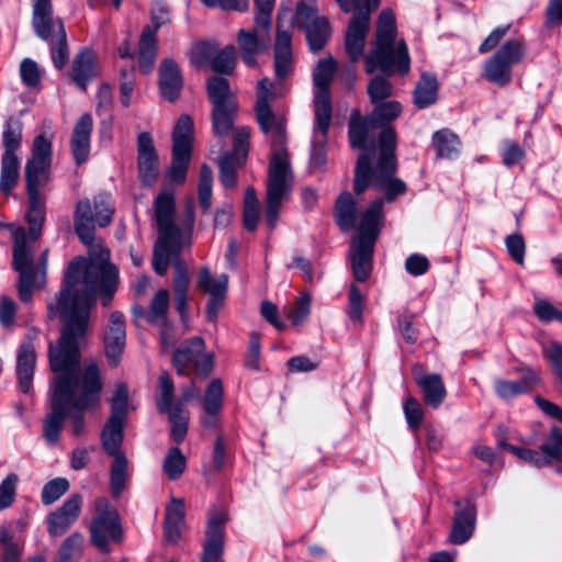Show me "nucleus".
<instances>
[{"label":"nucleus","instance_id":"nucleus-18","mask_svg":"<svg viewBox=\"0 0 562 562\" xmlns=\"http://www.w3.org/2000/svg\"><path fill=\"white\" fill-rule=\"evenodd\" d=\"M560 445L561 435L558 432V427L553 426L541 443L539 451L520 447H509V451L520 460L536 468H542L554 462V457L558 456V447Z\"/></svg>","mask_w":562,"mask_h":562},{"label":"nucleus","instance_id":"nucleus-20","mask_svg":"<svg viewBox=\"0 0 562 562\" xmlns=\"http://www.w3.org/2000/svg\"><path fill=\"white\" fill-rule=\"evenodd\" d=\"M226 521L227 515L223 512L215 513L210 517L201 562H221L224 553V525Z\"/></svg>","mask_w":562,"mask_h":562},{"label":"nucleus","instance_id":"nucleus-23","mask_svg":"<svg viewBox=\"0 0 562 562\" xmlns=\"http://www.w3.org/2000/svg\"><path fill=\"white\" fill-rule=\"evenodd\" d=\"M178 235L158 234L153 252V268L157 274L165 276L170 262L180 260V252L188 245L178 240Z\"/></svg>","mask_w":562,"mask_h":562},{"label":"nucleus","instance_id":"nucleus-34","mask_svg":"<svg viewBox=\"0 0 562 562\" xmlns=\"http://www.w3.org/2000/svg\"><path fill=\"white\" fill-rule=\"evenodd\" d=\"M94 61V53L89 48L78 53L72 61L71 79L82 91L87 89L88 82L95 75Z\"/></svg>","mask_w":562,"mask_h":562},{"label":"nucleus","instance_id":"nucleus-64","mask_svg":"<svg viewBox=\"0 0 562 562\" xmlns=\"http://www.w3.org/2000/svg\"><path fill=\"white\" fill-rule=\"evenodd\" d=\"M50 44V55L53 64L57 69H61L68 61V46L66 40V32L64 35H57V37L49 40Z\"/></svg>","mask_w":562,"mask_h":562},{"label":"nucleus","instance_id":"nucleus-25","mask_svg":"<svg viewBox=\"0 0 562 562\" xmlns=\"http://www.w3.org/2000/svg\"><path fill=\"white\" fill-rule=\"evenodd\" d=\"M414 380L423 393L424 402L437 408L443 402L447 391L442 378L438 373H426L422 367L413 368Z\"/></svg>","mask_w":562,"mask_h":562},{"label":"nucleus","instance_id":"nucleus-32","mask_svg":"<svg viewBox=\"0 0 562 562\" xmlns=\"http://www.w3.org/2000/svg\"><path fill=\"white\" fill-rule=\"evenodd\" d=\"M75 232L80 241L88 247H92L94 240V217L91 203L88 199L77 203L74 214Z\"/></svg>","mask_w":562,"mask_h":562},{"label":"nucleus","instance_id":"nucleus-22","mask_svg":"<svg viewBox=\"0 0 562 562\" xmlns=\"http://www.w3.org/2000/svg\"><path fill=\"white\" fill-rule=\"evenodd\" d=\"M183 76L178 63L171 58H164L158 67V88L161 98L175 102L181 93Z\"/></svg>","mask_w":562,"mask_h":562},{"label":"nucleus","instance_id":"nucleus-38","mask_svg":"<svg viewBox=\"0 0 562 562\" xmlns=\"http://www.w3.org/2000/svg\"><path fill=\"white\" fill-rule=\"evenodd\" d=\"M438 81L436 76L424 72L414 89V104L425 109L437 101Z\"/></svg>","mask_w":562,"mask_h":562},{"label":"nucleus","instance_id":"nucleus-49","mask_svg":"<svg viewBox=\"0 0 562 562\" xmlns=\"http://www.w3.org/2000/svg\"><path fill=\"white\" fill-rule=\"evenodd\" d=\"M158 392L159 395L156 398V405L158 411L168 412L173 408L175 404V385L170 374L167 371H162L158 378Z\"/></svg>","mask_w":562,"mask_h":562},{"label":"nucleus","instance_id":"nucleus-11","mask_svg":"<svg viewBox=\"0 0 562 562\" xmlns=\"http://www.w3.org/2000/svg\"><path fill=\"white\" fill-rule=\"evenodd\" d=\"M203 338L195 336L184 340L172 356V366L179 375L196 374L206 378L214 368V356L205 352Z\"/></svg>","mask_w":562,"mask_h":562},{"label":"nucleus","instance_id":"nucleus-27","mask_svg":"<svg viewBox=\"0 0 562 562\" xmlns=\"http://www.w3.org/2000/svg\"><path fill=\"white\" fill-rule=\"evenodd\" d=\"M374 244L372 239H355L350 245L352 274L358 282H364L370 276Z\"/></svg>","mask_w":562,"mask_h":562},{"label":"nucleus","instance_id":"nucleus-15","mask_svg":"<svg viewBox=\"0 0 562 562\" xmlns=\"http://www.w3.org/2000/svg\"><path fill=\"white\" fill-rule=\"evenodd\" d=\"M281 14L278 15L277 37L274 43V77L270 82V89L274 92L282 93V81L286 79L293 71V54L291 47V33L282 26Z\"/></svg>","mask_w":562,"mask_h":562},{"label":"nucleus","instance_id":"nucleus-35","mask_svg":"<svg viewBox=\"0 0 562 562\" xmlns=\"http://www.w3.org/2000/svg\"><path fill=\"white\" fill-rule=\"evenodd\" d=\"M158 53L157 37L155 29L146 25L140 34L138 47V64L144 74L151 71Z\"/></svg>","mask_w":562,"mask_h":562},{"label":"nucleus","instance_id":"nucleus-19","mask_svg":"<svg viewBox=\"0 0 562 562\" xmlns=\"http://www.w3.org/2000/svg\"><path fill=\"white\" fill-rule=\"evenodd\" d=\"M104 351L110 366L116 367L121 361L125 341V321L121 312L110 314L109 324L104 330Z\"/></svg>","mask_w":562,"mask_h":562},{"label":"nucleus","instance_id":"nucleus-53","mask_svg":"<svg viewBox=\"0 0 562 562\" xmlns=\"http://www.w3.org/2000/svg\"><path fill=\"white\" fill-rule=\"evenodd\" d=\"M128 405V390L124 383L116 385L112 404L111 415L108 420L125 423Z\"/></svg>","mask_w":562,"mask_h":562},{"label":"nucleus","instance_id":"nucleus-21","mask_svg":"<svg viewBox=\"0 0 562 562\" xmlns=\"http://www.w3.org/2000/svg\"><path fill=\"white\" fill-rule=\"evenodd\" d=\"M82 506V496L72 494L64 504L48 515L47 531L52 537L64 535L78 519Z\"/></svg>","mask_w":562,"mask_h":562},{"label":"nucleus","instance_id":"nucleus-55","mask_svg":"<svg viewBox=\"0 0 562 562\" xmlns=\"http://www.w3.org/2000/svg\"><path fill=\"white\" fill-rule=\"evenodd\" d=\"M235 65L236 57L233 45H227L221 50L216 48V53L213 55L210 64L212 70L225 75L233 72Z\"/></svg>","mask_w":562,"mask_h":562},{"label":"nucleus","instance_id":"nucleus-30","mask_svg":"<svg viewBox=\"0 0 562 562\" xmlns=\"http://www.w3.org/2000/svg\"><path fill=\"white\" fill-rule=\"evenodd\" d=\"M384 200H374L361 214L359 235L356 239L375 243L382 226Z\"/></svg>","mask_w":562,"mask_h":562},{"label":"nucleus","instance_id":"nucleus-50","mask_svg":"<svg viewBox=\"0 0 562 562\" xmlns=\"http://www.w3.org/2000/svg\"><path fill=\"white\" fill-rule=\"evenodd\" d=\"M165 413L169 415V420L172 424L171 437L177 443H180L188 431V413L184 412L182 403H176L172 409Z\"/></svg>","mask_w":562,"mask_h":562},{"label":"nucleus","instance_id":"nucleus-9","mask_svg":"<svg viewBox=\"0 0 562 562\" xmlns=\"http://www.w3.org/2000/svg\"><path fill=\"white\" fill-rule=\"evenodd\" d=\"M100 437L104 451L114 458L110 469V487L112 494L119 496L125 488L128 477V461L121 450L124 438V423L108 420Z\"/></svg>","mask_w":562,"mask_h":562},{"label":"nucleus","instance_id":"nucleus-17","mask_svg":"<svg viewBox=\"0 0 562 562\" xmlns=\"http://www.w3.org/2000/svg\"><path fill=\"white\" fill-rule=\"evenodd\" d=\"M32 27L46 42L66 32L63 20L53 15L52 0H33Z\"/></svg>","mask_w":562,"mask_h":562},{"label":"nucleus","instance_id":"nucleus-58","mask_svg":"<svg viewBox=\"0 0 562 562\" xmlns=\"http://www.w3.org/2000/svg\"><path fill=\"white\" fill-rule=\"evenodd\" d=\"M94 222L100 227H105L112 222L114 206L109 194L100 193L93 199Z\"/></svg>","mask_w":562,"mask_h":562},{"label":"nucleus","instance_id":"nucleus-6","mask_svg":"<svg viewBox=\"0 0 562 562\" xmlns=\"http://www.w3.org/2000/svg\"><path fill=\"white\" fill-rule=\"evenodd\" d=\"M395 146V131L384 130L380 135V155L374 167L372 188L375 191H383L385 194L383 200L386 202H393L407 190L405 182L394 176L397 170Z\"/></svg>","mask_w":562,"mask_h":562},{"label":"nucleus","instance_id":"nucleus-57","mask_svg":"<svg viewBox=\"0 0 562 562\" xmlns=\"http://www.w3.org/2000/svg\"><path fill=\"white\" fill-rule=\"evenodd\" d=\"M234 148L232 153L225 155L237 159V165H244L248 155L250 128L240 126L234 131Z\"/></svg>","mask_w":562,"mask_h":562},{"label":"nucleus","instance_id":"nucleus-60","mask_svg":"<svg viewBox=\"0 0 562 562\" xmlns=\"http://www.w3.org/2000/svg\"><path fill=\"white\" fill-rule=\"evenodd\" d=\"M220 180L224 188L233 189L236 186V171L243 165H237V159L224 155L218 159Z\"/></svg>","mask_w":562,"mask_h":562},{"label":"nucleus","instance_id":"nucleus-46","mask_svg":"<svg viewBox=\"0 0 562 562\" xmlns=\"http://www.w3.org/2000/svg\"><path fill=\"white\" fill-rule=\"evenodd\" d=\"M484 76L492 83L504 87L512 81V69L493 55L484 66Z\"/></svg>","mask_w":562,"mask_h":562},{"label":"nucleus","instance_id":"nucleus-26","mask_svg":"<svg viewBox=\"0 0 562 562\" xmlns=\"http://www.w3.org/2000/svg\"><path fill=\"white\" fill-rule=\"evenodd\" d=\"M35 366V347L31 341H23L16 352L15 374L19 389L24 394H29L32 390Z\"/></svg>","mask_w":562,"mask_h":562},{"label":"nucleus","instance_id":"nucleus-1","mask_svg":"<svg viewBox=\"0 0 562 562\" xmlns=\"http://www.w3.org/2000/svg\"><path fill=\"white\" fill-rule=\"evenodd\" d=\"M110 252L99 247L94 257H77L68 266L64 286L55 302L48 303L50 317L59 315L64 321L56 346L49 344V367L54 373L50 386V413L43 422V437L57 443L66 418L75 437L86 430L85 413L100 403L103 382L94 361L80 366L79 347L85 338L89 313L100 293L101 302L109 305L117 288V268L109 262Z\"/></svg>","mask_w":562,"mask_h":562},{"label":"nucleus","instance_id":"nucleus-29","mask_svg":"<svg viewBox=\"0 0 562 562\" xmlns=\"http://www.w3.org/2000/svg\"><path fill=\"white\" fill-rule=\"evenodd\" d=\"M92 126L93 121L89 113L82 114L74 126L70 147L77 165L86 162L89 157Z\"/></svg>","mask_w":562,"mask_h":562},{"label":"nucleus","instance_id":"nucleus-5","mask_svg":"<svg viewBox=\"0 0 562 562\" xmlns=\"http://www.w3.org/2000/svg\"><path fill=\"white\" fill-rule=\"evenodd\" d=\"M373 111L367 116L355 113L350 116L348 135L352 148L362 150H374L376 131L379 136L402 112V105L397 101H381L373 104ZM394 131V128L392 127Z\"/></svg>","mask_w":562,"mask_h":562},{"label":"nucleus","instance_id":"nucleus-4","mask_svg":"<svg viewBox=\"0 0 562 562\" xmlns=\"http://www.w3.org/2000/svg\"><path fill=\"white\" fill-rule=\"evenodd\" d=\"M366 72L380 70L384 76L409 71L411 58L404 40H396L395 16L391 10H383L378 20L375 46L364 56Z\"/></svg>","mask_w":562,"mask_h":562},{"label":"nucleus","instance_id":"nucleus-54","mask_svg":"<svg viewBox=\"0 0 562 562\" xmlns=\"http://www.w3.org/2000/svg\"><path fill=\"white\" fill-rule=\"evenodd\" d=\"M162 469L170 480H177L186 469V457L178 447H172L166 454Z\"/></svg>","mask_w":562,"mask_h":562},{"label":"nucleus","instance_id":"nucleus-40","mask_svg":"<svg viewBox=\"0 0 562 562\" xmlns=\"http://www.w3.org/2000/svg\"><path fill=\"white\" fill-rule=\"evenodd\" d=\"M196 286L210 296H226L228 276L222 273L214 278L207 267H202L199 271Z\"/></svg>","mask_w":562,"mask_h":562},{"label":"nucleus","instance_id":"nucleus-48","mask_svg":"<svg viewBox=\"0 0 562 562\" xmlns=\"http://www.w3.org/2000/svg\"><path fill=\"white\" fill-rule=\"evenodd\" d=\"M213 173L211 168L203 164L200 168L198 183V201L202 213H209L212 200Z\"/></svg>","mask_w":562,"mask_h":562},{"label":"nucleus","instance_id":"nucleus-13","mask_svg":"<svg viewBox=\"0 0 562 562\" xmlns=\"http://www.w3.org/2000/svg\"><path fill=\"white\" fill-rule=\"evenodd\" d=\"M335 71L336 61L331 57L321 59L313 71V81L317 89L314 97L315 120L317 121L318 130L323 134L328 132L331 119L329 85Z\"/></svg>","mask_w":562,"mask_h":562},{"label":"nucleus","instance_id":"nucleus-24","mask_svg":"<svg viewBox=\"0 0 562 562\" xmlns=\"http://www.w3.org/2000/svg\"><path fill=\"white\" fill-rule=\"evenodd\" d=\"M260 30L261 33L256 29H241L237 34V43L241 59L249 67H255L257 65V55L266 50L269 46V31H263L262 29Z\"/></svg>","mask_w":562,"mask_h":562},{"label":"nucleus","instance_id":"nucleus-12","mask_svg":"<svg viewBox=\"0 0 562 562\" xmlns=\"http://www.w3.org/2000/svg\"><path fill=\"white\" fill-rule=\"evenodd\" d=\"M4 153L1 158L0 192L8 195L19 179L20 158L16 151L22 142V123L16 119L5 122L2 133Z\"/></svg>","mask_w":562,"mask_h":562},{"label":"nucleus","instance_id":"nucleus-7","mask_svg":"<svg viewBox=\"0 0 562 562\" xmlns=\"http://www.w3.org/2000/svg\"><path fill=\"white\" fill-rule=\"evenodd\" d=\"M206 92L212 104V127L216 135L226 136L235 122L238 103L229 81L222 76H212L206 81Z\"/></svg>","mask_w":562,"mask_h":562},{"label":"nucleus","instance_id":"nucleus-59","mask_svg":"<svg viewBox=\"0 0 562 562\" xmlns=\"http://www.w3.org/2000/svg\"><path fill=\"white\" fill-rule=\"evenodd\" d=\"M69 488V482L65 477H56L48 481L42 490V503L50 505L59 499Z\"/></svg>","mask_w":562,"mask_h":562},{"label":"nucleus","instance_id":"nucleus-52","mask_svg":"<svg viewBox=\"0 0 562 562\" xmlns=\"http://www.w3.org/2000/svg\"><path fill=\"white\" fill-rule=\"evenodd\" d=\"M83 536L74 532L67 537L60 546L57 562H77L83 548Z\"/></svg>","mask_w":562,"mask_h":562},{"label":"nucleus","instance_id":"nucleus-39","mask_svg":"<svg viewBox=\"0 0 562 562\" xmlns=\"http://www.w3.org/2000/svg\"><path fill=\"white\" fill-rule=\"evenodd\" d=\"M538 382V375L533 371H528L527 374L519 381H495V392L504 400L512 398L518 394L530 391Z\"/></svg>","mask_w":562,"mask_h":562},{"label":"nucleus","instance_id":"nucleus-62","mask_svg":"<svg viewBox=\"0 0 562 562\" xmlns=\"http://www.w3.org/2000/svg\"><path fill=\"white\" fill-rule=\"evenodd\" d=\"M326 135L323 134L318 127L317 124L315 125V137L312 143V150H311V167L314 169H321L326 164Z\"/></svg>","mask_w":562,"mask_h":562},{"label":"nucleus","instance_id":"nucleus-61","mask_svg":"<svg viewBox=\"0 0 562 562\" xmlns=\"http://www.w3.org/2000/svg\"><path fill=\"white\" fill-rule=\"evenodd\" d=\"M216 53V45L210 42H199L192 46L189 52V60L195 67H201L207 63L211 64L213 55Z\"/></svg>","mask_w":562,"mask_h":562},{"label":"nucleus","instance_id":"nucleus-45","mask_svg":"<svg viewBox=\"0 0 562 562\" xmlns=\"http://www.w3.org/2000/svg\"><path fill=\"white\" fill-rule=\"evenodd\" d=\"M193 123L189 115H181L173 128L172 148L192 150Z\"/></svg>","mask_w":562,"mask_h":562},{"label":"nucleus","instance_id":"nucleus-8","mask_svg":"<svg viewBox=\"0 0 562 562\" xmlns=\"http://www.w3.org/2000/svg\"><path fill=\"white\" fill-rule=\"evenodd\" d=\"M344 12H352L345 48L351 61L363 56L364 42L370 30V15L378 8L379 0H336Z\"/></svg>","mask_w":562,"mask_h":562},{"label":"nucleus","instance_id":"nucleus-36","mask_svg":"<svg viewBox=\"0 0 562 562\" xmlns=\"http://www.w3.org/2000/svg\"><path fill=\"white\" fill-rule=\"evenodd\" d=\"M184 522V503L180 498H172L166 508L165 536L167 541L175 542L180 537L181 527Z\"/></svg>","mask_w":562,"mask_h":562},{"label":"nucleus","instance_id":"nucleus-31","mask_svg":"<svg viewBox=\"0 0 562 562\" xmlns=\"http://www.w3.org/2000/svg\"><path fill=\"white\" fill-rule=\"evenodd\" d=\"M475 529V507L467 503L464 507L456 512L453 525L449 535V541L453 544L467 542Z\"/></svg>","mask_w":562,"mask_h":562},{"label":"nucleus","instance_id":"nucleus-56","mask_svg":"<svg viewBox=\"0 0 562 562\" xmlns=\"http://www.w3.org/2000/svg\"><path fill=\"white\" fill-rule=\"evenodd\" d=\"M367 92L372 104L385 101L393 93L392 83L381 75H375L368 83Z\"/></svg>","mask_w":562,"mask_h":562},{"label":"nucleus","instance_id":"nucleus-2","mask_svg":"<svg viewBox=\"0 0 562 562\" xmlns=\"http://www.w3.org/2000/svg\"><path fill=\"white\" fill-rule=\"evenodd\" d=\"M52 155V140L44 134L36 136L33 143L32 157L25 165L29 233L23 227L16 229L13 241L12 265L19 273L18 292L20 300L24 303L32 300L35 279L32 245L40 238L45 222V204L41 198L40 188L49 181Z\"/></svg>","mask_w":562,"mask_h":562},{"label":"nucleus","instance_id":"nucleus-37","mask_svg":"<svg viewBox=\"0 0 562 562\" xmlns=\"http://www.w3.org/2000/svg\"><path fill=\"white\" fill-rule=\"evenodd\" d=\"M335 217L338 226L342 231H349L355 227L357 221L356 201L351 193L344 191L339 194L335 203Z\"/></svg>","mask_w":562,"mask_h":562},{"label":"nucleus","instance_id":"nucleus-3","mask_svg":"<svg viewBox=\"0 0 562 562\" xmlns=\"http://www.w3.org/2000/svg\"><path fill=\"white\" fill-rule=\"evenodd\" d=\"M269 78H263L257 86V100L255 112L261 131L269 136L272 154L269 161L265 220L270 229H273L279 218L282 204L290 198L293 189V172L285 148V121L276 114L270 102L280 93L270 89Z\"/></svg>","mask_w":562,"mask_h":562},{"label":"nucleus","instance_id":"nucleus-44","mask_svg":"<svg viewBox=\"0 0 562 562\" xmlns=\"http://www.w3.org/2000/svg\"><path fill=\"white\" fill-rule=\"evenodd\" d=\"M510 69L521 63L526 56V45L521 38L506 41L494 54Z\"/></svg>","mask_w":562,"mask_h":562},{"label":"nucleus","instance_id":"nucleus-42","mask_svg":"<svg viewBox=\"0 0 562 562\" xmlns=\"http://www.w3.org/2000/svg\"><path fill=\"white\" fill-rule=\"evenodd\" d=\"M432 144L440 158L452 159L459 155L460 139L449 130H441L432 135Z\"/></svg>","mask_w":562,"mask_h":562},{"label":"nucleus","instance_id":"nucleus-51","mask_svg":"<svg viewBox=\"0 0 562 562\" xmlns=\"http://www.w3.org/2000/svg\"><path fill=\"white\" fill-rule=\"evenodd\" d=\"M191 153L192 150L172 148V162L169 169L171 181L176 183H183L186 181Z\"/></svg>","mask_w":562,"mask_h":562},{"label":"nucleus","instance_id":"nucleus-47","mask_svg":"<svg viewBox=\"0 0 562 562\" xmlns=\"http://www.w3.org/2000/svg\"><path fill=\"white\" fill-rule=\"evenodd\" d=\"M224 389L220 379H213L202 397L205 414H218L223 406Z\"/></svg>","mask_w":562,"mask_h":562},{"label":"nucleus","instance_id":"nucleus-43","mask_svg":"<svg viewBox=\"0 0 562 562\" xmlns=\"http://www.w3.org/2000/svg\"><path fill=\"white\" fill-rule=\"evenodd\" d=\"M195 201L193 196H188L186 199L182 211L178 216V240L187 244L188 246L192 243V233L195 224V212H194Z\"/></svg>","mask_w":562,"mask_h":562},{"label":"nucleus","instance_id":"nucleus-10","mask_svg":"<svg viewBox=\"0 0 562 562\" xmlns=\"http://www.w3.org/2000/svg\"><path fill=\"white\" fill-rule=\"evenodd\" d=\"M95 516L90 524L91 542L101 551H109L110 541L121 542L123 530L117 509L106 497H98L93 502Z\"/></svg>","mask_w":562,"mask_h":562},{"label":"nucleus","instance_id":"nucleus-16","mask_svg":"<svg viewBox=\"0 0 562 562\" xmlns=\"http://www.w3.org/2000/svg\"><path fill=\"white\" fill-rule=\"evenodd\" d=\"M137 170L142 183L151 187L159 176V158L149 132L137 135Z\"/></svg>","mask_w":562,"mask_h":562},{"label":"nucleus","instance_id":"nucleus-33","mask_svg":"<svg viewBox=\"0 0 562 562\" xmlns=\"http://www.w3.org/2000/svg\"><path fill=\"white\" fill-rule=\"evenodd\" d=\"M169 308V293L167 290H159L153 297L149 304V310L146 313V321L149 324L157 325L161 328L160 340L164 346L169 345L167 336L168 323L167 313Z\"/></svg>","mask_w":562,"mask_h":562},{"label":"nucleus","instance_id":"nucleus-14","mask_svg":"<svg viewBox=\"0 0 562 562\" xmlns=\"http://www.w3.org/2000/svg\"><path fill=\"white\" fill-rule=\"evenodd\" d=\"M294 22L305 32L313 52L324 47L330 36V25L325 16L318 15L315 0H301L295 10Z\"/></svg>","mask_w":562,"mask_h":562},{"label":"nucleus","instance_id":"nucleus-63","mask_svg":"<svg viewBox=\"0 0 562 562\" xmlns=\"http://www.w3.org/2000/svg\"><path fill=\"white\" fill-rule=\"evenodd\" d=\"M348 316L353 323H361L364 308V296L360 289L352 283L349 288L348 294Z\"/></svg>","mask_w":562,"mask_h":562},{"label":"nucleus","instance_id":"nucleus-28","mask_svg":"<svg viewBox=\"0 0 562 562\" xmlns=\"http://www.w3.org/2000/svg\"><path fill=\"white\" fill-rule=\"evenodd\" d=\"M155 221L158 234L178 235V225L175 222L176 201L172 193L161 192L154 201Z\"/></svg>","mask_w":562,"mask_h":562},{"label":"nucleus","instance_id":"nucleus-41","mask_svg":"<svg viewBox=\"0 0 562 562\" xmlns=\"http://www.w3.org/2000/svg\"><path fill=\"white\" fill-rule=\"evenodd\" d=\"M371 153H362L357 160L356 169H355V179H353V190L355 193L360 195L363 193L370 186L372 187V179L374 173V168L371 167L372 154L374 150H370Z\"/></svg>","mask_w":562,"mask_h":562}]
</instances>
